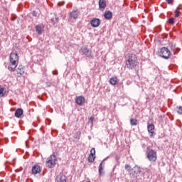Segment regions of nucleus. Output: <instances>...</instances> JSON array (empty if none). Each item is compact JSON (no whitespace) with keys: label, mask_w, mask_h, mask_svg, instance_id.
I'll use <instances>...</instances> for the list:
<instances>
[{"label":"nucleus","mask_w":182,"mask_h":182,"mask_svg":"<svg viewBox=\"0 0 182 182\" xmlns=\"http://www.w3.org/2000/svg\"><path fill=\"white\" fill-rule=\"evenodd\" d=\"M53 25H56V23H58V22H59V17H53L51 19H50Z\"/></svg>","instance_id":"21"},{"label":"nucleus","mask_w":182,"mask_h":182,"mask_svg":"<svg viewBox=\"0 0 182 182\" xmlns=\"http://www.w3.org/2000/svg\"><path fill=\"white\" fill-rule=\"evenodd\" d=\"M130 124L131 126H137V119L134 118H131Z\"/></svg>","instance_id":"22"},{"label":"nucleus","mask_w":182,"mask_h":182,"mask_svg":"<svg viewBox=\"0 0 182 182\" xmlns=\"http://www.w3.org/2000/svg\"><path fill=\"white\" fill-rule=\"evenodd\" d=\"M168 23H170L171 25H173V23H174V18H170L168 20Z\"/></svg>","instance_id":"26"},{"label":"nucleus","mask_w":182,"mask_h":182,"mask_svg":"<svg viewBox=\"0 0 182 182\" xmlns=\"http://www.w3.org/2000/svg\"><path fill=\"white\" fill-rule=\"evenodd\" d=\"M100 23H101L100 19L97 18H92L90 21V25L91 26H92V28H99V26H100Z\"/></svg>","instance_id":"8"},{"label":"nucleus","mask_w":182,"mask_h":182,"mask_svg":"<svg viewBox=\"0 0 182 182\" xmlns=\"http://www.w3.org/2000/svg\"><path fill=\"white\" fill-rule=\"evenodd\" d=\"M112 16H113V13H112V11H105L104 14V18L105 19H107V20L112 19Z\"/></svg>","instance_id":"18"},{"label":"nucleus","mask_w":182,"mask_h":182,"mask_svg":"<svg viewBox=\"0 0 182 182\" xmlns=\"http://www.w3.org/2000/svg\"><path fill=\"white\" fill-rule=\"evenodd\" d=\"M96 156H92V155H90L88 156V161L89 163H93V161H95V159Z\"/></svg>","instance_id":"24"},{"label":"nucleus","mask_w":182,"mask_h":182,"mask_svg":"<svg viewBox=\"0 0 182 182\" xmlns=\"http://www.w3.org/2000/svg\"><path fill=\"white\" fill-rule=\"evenodd\" d=\"M25 73V69L23 68V66L18 65V68L16 69V75L17 76H22Z\"/></svg>","instance_id":"12"},{"label":"nucleus","mask_w":182,"mask_h":182,"mask_svg":"<svg viewBox=\"0 0 182 182\" xmlns=\"http://www.w3.org/2000/svg\"><path fill=\"white\" fill-rule=\"evenodd\" d=\"M144 174H149V172L145 171V172L144 173Z\"/></svg>","instance_id":"34"},{"label":"nucleus","mask_w":182,"mask_h":182,"mask_svg":"<svg viewBox=\"0 0 182 182\" xmlns=\"http://www.w3.org/2000/svg\"><path fill=\"white\" fill-rule=\"evenodd\" d=\"M175 14V18H178L180 16V11L176 10Z\"/></svg>","instance_id":"28"},{"label":"nucleus","mask_w":182,"mask_h":182,"mask_svg":"<svg viewBox=\"0 0 182 182\" xmlns=\"http://www.w3.org/2000/svg\"><path fill=\"white\" fill-rule=\"evenodd\" d=\"M9 60L10 62L8 69L10 70V72H15V69H16V67L19 63V56H18V53H11Z\"/></svg>","instance_id":"2"},{"label":"nucleus","mask_w":182,"mask_h":182,"mask_svg":"<svg viewBox=\"0 0 182 182\" xmlns=\"http://www.w3.org/2000/svg\"><path fill=\"white\" fill-rule=\"evenodd\" d=\"M125 170L129 171L130 178H137V177L141 174V168L137 165H135L134 167L132 168V166L126 164Z\"/></svg>","instance_id":"1"},{"label":"nucleus","mask_w":182,"mask_h":182,"mask_svg":"<svg viewBox=\"0 0 182 182\" xmlns=\"http://www.w3.org/2000/svg\"><path fill=\"white\" fill-rule=\"evenodd\" d=\"M95 154H96V150L95 149V148H92V149H91V151H90V156H92V157H96V156H95Z\"/></svg>","instance_id":"23"},{"label":"nucleus","mask_w":182,"mask_h":182,"mask_svg":"<svg viewBox=\"0 0 182 182\" xmlns=\"http://www.w3.org/2000/svg\"><path fill=\"white\" fill-rule=\"evenodd\" d=\"M55 182H66V176L63 173H60L56 176Z\"/></svg>","instance_id":"11"},{"label":"nucleus","mask_w":182,"mask_h":182,"mask_svg":"<svg viewBox=\"0 0 182 182\" xmlns=\"http://www.w3.org/2000/svg\"><path fill=\"white\" fill-rule=\"evenodd\" d=\"M4 96V88H0V97Z\"/></svg>","instance_id":"30"},{"label":"nucleus","mask_w":182,"mask_h":182,"mask_svg":"<svg viewBox=\"0 0 182 182\" xmlns=\"http://www.w3.org/2000/svg\"><path fill=\"white\" fill-rule=\"evenodd\" d=\"M62 5H63V4L58 3V6H62Z\"/></svg>","instance_id":"33"},{"label":"nucleus","mask_w":182,"mask_h":182,"mask_svg":"<svg viewBox=\"0 0 182 182\" xmlns=\"http://www.w3.org/2000/svg\"><path fill=\"white\" fill-rule=\"evenodd\" d=\"M79 15H80V13L77 10H73L70 14V18H73V19H77L79 17Z\"/></svg>","instance_id":"13"},{"label":"nucleus","mask_w":182,"mask_h":182,"mask_svg":"<svg viewBox=\"0 0 182 182\" xmlns=\"http://www.w3.org/2000/svg\"><path fill=\"white\" fill-rule=\"evenodd\" d=\"M105 159H104L100 164V166H99V174H100V176H102V174L105 173V172H103V170L105 168Z\"/></svg>","instance_id":"17"},{"label":"nucleus","mask_w":182,"mask_h":182,"mask_svg":"<svg viewBox=\"0 0 182 182\" xmlns=\"http://www.w3.org/2000/svg\"><path fill=\"white\" fill-rule=\"evenodd\" d=\"M109 83L110 85H112V86H115V85H117V83H119V79H117V77H111L109 79Z\"/></svg>","instance_id":"20"},{"label":"nucleus","mask_w":182,"mask_h":182,"mask_svg":"<svg viewBox=\"0 0 182 182\" xmlns=\"http://www.w3.org/2000/svg\"><path fill=\"white\" fill-rule=\"evenodd\" d=\"M167 4H168L169 5H173V4L174 3V0H166Z\"/></svg>","instance_id":"29"},{"label":"nucleus","mask_w":182,"mask_h":182,"mask_svg":"<svg viewBox=\"0 0 182 182\" xmlns=\"http://www.w3.org/2000/svg\"><path fill=\"white\" fill-rule=\"evenodd\" d=\"M32 173H33V174H38V173H41V167L38 165L33 166Z\"/></svg>","instance_id":"19"},{"label":"nucleus","mask_w":182,"mask_h":182,"mask_svg":"<svg viewBox=\"0 0 182 182\" xmlns=\"http://www.w3.org/2000/svg\"><path fill=\"white\" fill-rule=\"evenodd\" d=\"M159 56L163 58V59H170V56H171V52L170 50L166 47H162L158 52Z\"/></svg>","instance_id":"5"},{"label":"nucleus","mask_w":182,"mask_h":182,"mask_svg":"<svg viewBox=\"0 0 182 182\" xmlns=\"http://www.w3.org/2000/svg\"><path fill=\"white\" fill-rule=\"evenodd\" d=\"M126 65L128 69H136L137 66V56L134 53H130L126 60Z\"/></svg>","instance_id":"3"},{"label":"nucleus","mask_w":182,"mask_h":182,"mask_svg":"<svg viewBox=\"0 0 182 182\" xmlns=\"http://www.w3.org/2000/svg\"><path fill=\"white\" fill-rule=\"evenodd\" d=\"M94 119V118L93 117H90V120H93Z\"/></svg>","instance_id":"35"},{"label":"nucleus","mask_w":182,"mask_h":182,"mask_svg":"<svg viewBox=\"0 0 182 182\" xmlns=\"http://www.w3.org/2000/svg\"><path fill=\"white\" fill-rule=\"evenodd\" d=\"M48 87H50L52 86V84L50 82H47Z\"/></svg>","instance_id":"31"},{"label":"nucleus","mask_w":182,"mask_h":182,"mask_svg":"<svg viewBox=\"0 0 182 182\" xmlns=\"http://www.w3.org/2000/svg\"><path fill=\"white\" fill-rule=\"evenodd\" d=\"M43 30V24H39L36 26V32L38 35H41Z\"/></svg>","instance_id":"16"},{"label":"nucleus","mask_w":182,"mask_h":182,"mask_svg":"<svg viewBox=\"0 0 182 182\" xmlns=\"http://www.w3.org/2000/svg\"><path fill=\"white\" fill-rule=\"evenodd\" d=\"M177 113L182 115V106L177 107Z\"/></svg>","instance_id":"25"},{"label":"nucleus","mask_w":182,"mask_h":182,"mask_svg":"<svg viewBox=\"0 0 182 182\" xmlns=\"http://www.w3.org/2000/svg\"><path fill=\"white\" fill-rule=\"evenodd\" d=\"M147 130L148 132L150 134V137H153V136H154V124H148Z\"/></svg>","instance_id":"10"},{"label":"nucleus","mask_w":182,"mask_h":182,"mask_svg":"<svg viewBox=\"0 0 182 182\" xmlns=\"http://www.w3.org/2000/svg\"><path fill=\"white\" fill-rule=\"evenodd\" d=\"M85 102V97L83 96H79L77 98H75V103L79 106H82Z\"/></svg>","instance_id":"9"},{"label":"nucleus","mask_w":182,"mask_h":182,"mask_svg":"<svg viewBox=\"0 0 182 182\" xmlns=\"http://www.w3.org/2000/svg\"><path fill=\"white\" fill-rule=\"evenodd\" d=\"M146 154V159L149 161H151V163H154L157 160V152L154 151V149H148Z\"/></svg>","instance_id":"4"},{"label":"nucleus","mask_w":182,"mask_h":182,"mask_svg":"<svg viewBox=\"0 0 182 182\" xmlns=\"http://www.w3.org/2000/svg\"><path fill=\"white\" fill-rule=\"evenodd\" d=\"M80 53L82 56H85L88 59H92L93 58V54L92 50H89L86 46H83L80 50Z\"/></svg>","instance_id":"7"},{"label":"nucleus","mask_w":182,"mask_h":182,"mask_svg":"<svg viewBox=\"0 0 182 182\" xmlns=\"http://www.w3.org/2000/svg\"><path fill=\"white\" fill-rule=\"evenodd\" d=\"M56 156L55 155H50V156L48 157L46 162V166L48 168H53L55 166H56Z\"/></svg>","instance_id":"6"},{"label":"nucleus","mask_w":182,"mask_h":182,"mask_svg":"<svg viewBox=\"0 0 182 182\" xmlns=\"http://www.w3.org/2000/svg\"><path fill=\"white\" fill-rule=\"evenodd\" d=\"M22 114H23V109L22 108H18L15 112L14 116L19 119Z\"/></svg>","instance_id":"15"},{"label":"nucleus","mask_w":182,"mask_h":182,"mask_svg":"<svg viewBox=\"0 0 182 182\" xmlns=\"http://www.w3.org/2000/svg\"><path fill=\"white\" fill-rule=\"evenodd\" d=\"M32 16L39 18V14H38V11H33L32 12Z\"/></svg>","instance_id":"27"},{"label":"nucleus","mask_w":182,"mask_h":182,"mask_svg":"<svg viewBox=\"0 0 182 182\" xmlns=\"http://www.w3.org/2000/svg\"><path fill=\"white\" fill-rule=\"evenodd\" d=\"M99 8L100 11L106 9V0H99Z\"/></svg>","instance_id":"14"},{"label":"nucleus","mask_w":182,"mask_h":182,"mask_svg":"<svg viewBox=\"0 0 182 182\" xmlns=\"http://www.w3.org/2000/svg\"><path fill=\"white\" fill-rule=\"evenodd\" d=\"M53 74H54V75H58V70H54V71H53Z\"/></svg>","instance_id":"32"}]
</instances>
